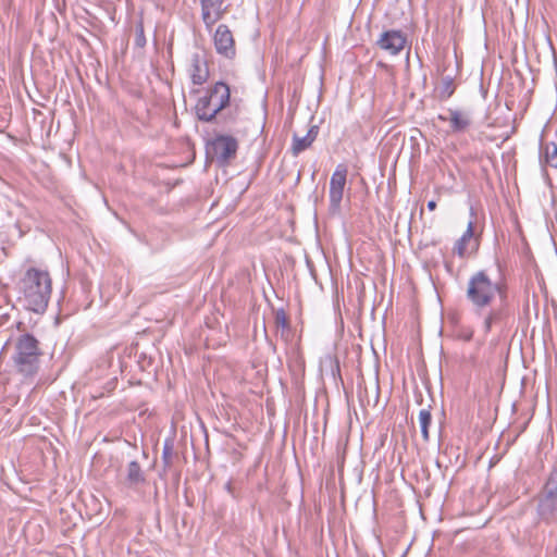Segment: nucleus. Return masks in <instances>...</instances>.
Listing matches in <instances>:
<instances>
[{"instance_id": "1a4fd4ad", "label": "nucleus", "mask_w": 557, "mask_h": 557, "mask_svg": "<svg viewBox=\"0 0 557 557\" xmlns=\"http://www.w3.org/2000/svg\"><path fill=\"white\" fill-rule=\"evenodd\" d=\"M448 113V117L440 114L438 120L443 122L448 121L453 134H463L468 132L473 124L472 115L467 110L449 108Z\"/></svg>"}, {"instance_id": "f8f14e48", "label": "nucleus", "mask_w": 557, "mask_h": 557, "mask_svg": "<svg viewBox=\"0 0 557 557\" xmlns=\"http://www.w3.org/2000/svg\"><path fill=\"white\" fill-rule=\"evenodd\" d=\"M146 473L141 469L139 462L136 460L128 462L125 469V475L121 480V483L129 490L138 491L140 486L146 484Z\"/></svg>"}, {"instance_id": "6e6552de", "label": "nucleus", "mask_w": 557, "mask_h": 557, "mask_svg": "<svg viewBox=\"0 0 557 557\" xmlns=\"http://www.w3.org/2000/svg\"><path fill=\"white\" fill-rule=\"evenodd\" d=\"M407 37L401 30L389 29L382 33L376 40V46L391 55H397L405 48Z\"/></svg>"}, {"instance_id": "f3484780", "label": "nucleus", "mask_w": 557, "mask_h": 557, "mask_svg": "<svg viewBox=\"0 0 557 557\" xmlns=\"http://www.w3.org/2000/svg\"><path fill=\"white\" fill-rule=\"evenodd\" d=\"M474 235V222L470 221L468 223L466 232L456 242L454 246V252L457 253L460 258H463L467 252V244Z\"/></svg>"}, {"instance_id": "5701e85b", "label": "nucleus", "mask_w": 557, "mask_h": 557, "mask_svg": "<svg viewBox=\"0 0 557 557\" xmlns=\"http://www.w3.org/2000/svg\"><path fill=\"white\" fill-rule=\"evenodd\" d=\"M364 393H366V399L361 398V403H366L368 406H370L372 404V406H376L377 403H379V398H380V386H379V382L375 383L374 385V396H373V399L371 400L370 397L368 396V391H367V387H364Z\"/></svg>"}, {"instance_id": "f257e3e1", "label": "nucleus", "mask_w": 557, "mask_h": 557, "mask_svg": "<svg viewBox=\"0 0 557 557\" xmlns=\"http://www.w3.org/2000/svg\"><path fill=\"white\" fill-rule=\"evenodd\" d=\"M466 298L482 318L484 334L494 329L504 332L513 321L508 286L502 276L493 281L486 270L474 272L468 281Z\"/></svg>"}, {"instance_id": "bb28decb", "label": "nucleus", "mask_w": 557, "mask_h": 557, "mask_svg": "<svg viewBox=\"0 0 557 557\" xmlns=\"http://www.w3.org/2000/svg\"><path fill=\"white\" fill-rule=\"evenodd\" d=\"M426 206H428V209H429L430 211H433V210H435V209H436V206H437V205H436V201H435V200H430V201L428 202V205H426Z\"/></svg>"}, {"instance_id": "9d476101", "label": "nucleus", "mask_w": 557, "mask_h": 557, "mask_svg": "<svg viewBox=\"0 0 557 557\" xmlns=\"http://www.w3.org/2000/svg\"><path fill=\"white\" fill-rule=\"evenodd\" d=\"M199 2L201 7L202 22L207 29H211V27L220 21L225 13V9L222 8L224 0H199Z\"/></svg>"}, {"instance_id": "9b49d317", "label": "nucleus", "mask_w": 557, "mask_h": 557, "mask_svg": "<svg viewBox=\"0 0 557 557\" xmlns=\"http://www.w3.org/2000/svg\"><path fill=\"white\" fill-rule=\"evenodd\" d=\"M189 75L194 85H203L209 79V66L203 53L195 52L191 54Z\"/></svg>"}, {"instance_id": "a878e982", "label": "nucleus", "mask_w": 557, "mask_h": 557, "mask_svg": "<svg viewBox=\"0 0 557 557\" xmlns=\"http://www.w3.org/2000/svg\"><path fill=\"white\" fill-rule=\"evenodd\" d=\"M225 490L232 495V496H235L234 494V488H233V484L231 481L226 482L225 484Z\"/></svg>"}, {"instance_id": "412c9836", "label": "nucleus", "mask_w": 557, "mask_h": 557, "mask_svg": "<svg viewBox=\"0 0 557 557\" xmlns=\"http://www.w3.org/2000/svg\"><path fill=\"white\" fill-rule=\"evenodd\" d=\"M147 44V39L145 36L144 21L140 18L135 26V39L134 45L137 48L143 49Z\"/></svg>"}, {"instance_id": "2eb2a0df", "label": "nucleus", "mask_w": 557, "mask_h": 557, "mask_svg": "<svg viewBox=\"0 0 557 557\" xmlns=\"http://www.w3.org/2000/svg\"><path fill=\"white\" fill-rule=\"evenodd\" d=\"M534 499H544L557 503V467H554L550 470L544 485Z\"/></svg>"}, {"instance_id": "0eeeda50", "label": "nucleus", "mask_w": 557, "mask_h": 557, "mask_svg": "<svg viewBox=\"0 0 557 557\" xmlns=\"http://www.w3.org/2000/svg\"><path fill=\"white\" fill-rule=\"evenodd\" d=\"M214 48L216 52L227 59H234L236 55L235 40L227 25L218 26L213 36Z\"/></svg>"}, {"instance_id": "393cba45", "label": "nucleus", "mask_w": 557, "mask_h": 557, "mask_svg": "<svg viewBox=\"0 0 557 557\" xmlns=\"http://www.w3.org/2000/svg\"><path fill=\"white\" fill-rule=\"evenodd\" d=\"M330 366H331V372L332 375L335 377L336 375H341V368H339V361L336 357H329L327 358Z\"/></svg>"}, {"instance_id": "a211bd4d", "label": "nucleus", "mask_w": 557, "mask_h": 557, "mask_svg": "<svg viewBox=\"0 0 557 557\" xmlns=\"http://www.w3.org/2000/svg\"><path fill=\"white\" fill-rule=\"evenodd\" d=\"M455 89H456V86L454 83V77H451L449 75L444 76L441 79L437 98L441 101H446L454 95Z\"/></svg>"}, {"instance_id": "ddd939ff", "label": "nucleus", "mask_w": 557, "mask_h": 557, "mask_svg": "<svg viewBox=\"0 0 557 557\" xmlns=\"http://www.w3.org/2000/svg\"><path fill=\"white\" fill-rule=\"evenodd\" d=\"M534 500L536 503V523L557 524V503L544 499Z\"/></svg>"}, {"instance_id": "4468645a", "label": "nucleus", "mask_w": 557, "mask_h": 557, "mask_svg": "<svg viewBox=\"0 0 557 557\" xmlns=\"http://www.w3.org/2000/svg\"><path fill=\"white\" fill-rule=\"evenodd\" d=\"M319 134V126L311 125L308 129L307 134L302 137L298 136L296 133L293 135V141L290 146V152L294 157H297L306 149L310 148L314 143Z\"/></svg>"}, {"instance_id": "20e7f679", "label": "nucleus", "mask_w": 557, "mask_h": 557, "mask_svg": "<svg viewBox=\"0 0 557 557\" xmlns=\"http://www.w3.org/2000/svg\"><path fill=\"white\" fill-rule=\"evenodd\" d=\"M231 104L230 86L220 81L209 86L195 106V114L203 123H227L236 120V114L223 111Z\"/></svg>"}, {"instance_id": "4be33fe9", "label": "nucleus", "mask_w": 557, "mask_h": 557, "mask_svg": "<svg viewBox=\"0 0 557 557\" xmlns=\"http://www.w3.org/2000/svg\"><path fill=\"white\" fill-rule=\"evenodd\" d=\"M545 161L549 166L557 169V145L555 143L545 145Z\"/></svg>"}, {"instance_id": "423d86ee", "label": "nucleus", "mask_w": 557, "mask_h": 557, "mask_svg": "<svg viewBox=\"0 0 557 557\" xmlns=\"http://www.w3.org/2000/svg\"><path fill=\"white\" fill-rule=\"evenodd\" d=\"M347 166L338 164L330 181V213L335 215L341 213V202L343 200L344 188L347 181Z\"/></svg>"}, {"instance_id": "39448f33", "label": "nucleus", "mask_w": 557, "mask_h": 557, "mask_svg": "<svg viewBox=\"0 0 557 557\" xmlns=\"http://www.w3.org/2000/svg\"><path fill=\"white\" fill-rule=\"evenodd\" d=\"M238 141L231 135H216L207 144V154L220 165L226 166L235 159Z\"/></svg>"}, {"instance_id": "b1692460", "label": "nucleus", "mask_w": 557, "mask_h": 557, "mask_svg": "<svg viewBox=\"0 0 557 557\" xmlns=\"http://www.w3.org/2000/svg\"><path fill=\"white\" fill-rule=\"evenodd\" d=\"M457 337L465 342H470L473 337V330L471 327H460Z\"/></svg>"}, {"instance_id": "dca6fc26", "label": "nucleus", "mask_w": 557, "mask_h": 557, "mask_svg": "<svg viewBox=\"0 0 557 557\" xmlns=\"http://www.w3.org/2000/svg\"><path fill=\"white\" fill-rule=\"evenodd\" d=\"M274 322L276 329L280 330L281 338L288 342L292 338V325L283 308L274 311Z\"/></svg>"}, {"instance_id": "f03ea898", "label": "nucleus", "mask_w": 557, "mask_h": 557, "mask_svg": "<svg viewBox=\"0 0 557 557\" xmlns=\"http://www.w3.org/2000/svg\"><path fill=\"white\" fill-rule=\"evenodd\" d=\"M15 327L18 334L5 342L2 351L12 346L11 361L15 372L24 379H33L40 369V359L44 356L41 343L26 331L24 322H16Z\"/></svg>"}, {"instance_id": "aec40b11", "label": "nucleus", "mask_w": 557, "mask_h": 557, "mask_svg": "<svg viewBox=\"0 0 557 557\" xmlns=\"http://www.w3.org/2000/svg\"><path fill=\"white\" fill-rule=\"evenodd\" d=\"M419 421L421 426V434L425 442L429 441V426L432 422V416L430 409H421L419 412Z\"/></svg>"}, {"instance_id": "7ed1b4c3", "label": "nucleus", "mask_w": 557, "mask_h": 557, "mask_svg": "<svg viewBox=\"0 0 557 557\" xmlns=\"http://www.w3.org/2000/svg\"><path fill=\"white\" fill-rule=\"evenodd\" d=\"M20 300L35 313H44L52 294V278L48 270L29 267L18 281Z\"/></svg>"}, {"instance_id": "6ab92c4d", "label": "nucleus", "mask_w": 557, "mask_h": 557, "mask_svg": "<svg viewBox=\"0 0 557 557\" xmlns=\"http://www.w3.org/2000/svg\"><path fill=\"white\" fill-rule=\"evenodd\" d=\"M174 456H175V453H174L173 440L166 438L163 443L162 456H161L164 471H166L168 469L171 468V466L173 463Z\"/></svg>"}]
</instances>
